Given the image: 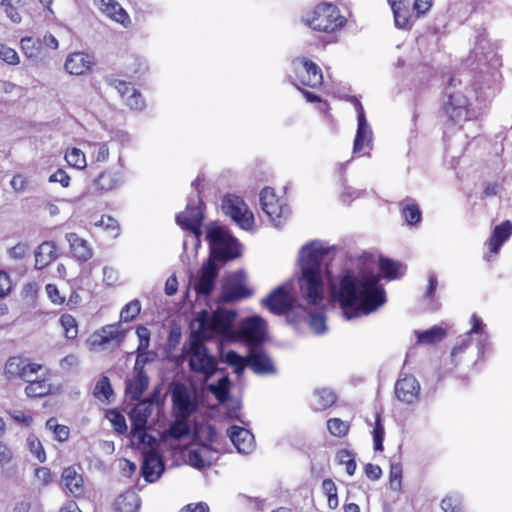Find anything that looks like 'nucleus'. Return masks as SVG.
<instances>
[{
    "instance_id": "f257e3e1",
    "label": "nucleus",
    "mask_w": 512,
    "mask_h": 512,
    "mask_svg": "<svg viewBox=\"0 0 512 512\" xmlns=\"http://www.w3.org/2000/svg\"><path fill=\"white\" fill-rule=\"evenodd\" d=\"M380 275L371 268L344 273L337 282H330L332 298L337 301L343 316L358 318L375 312L386 302Z\"/></svg>"
},
{
    "instance_id": "f03ea898",
    "label": "nucleus",
    "mask_w": 512,
    "mask_h": 512,
    "mask_svg": "<svg viewBox=\"0 0 512 512\" xmlns=\"http://www.w3.org/2000/svg\"><path fill=\"white\" fill-rule=\"evenodd\" d=\"M237 313L234 310L219 308L213 313L202 310L198 313V335L203 338H218L221 341H244L249 349L259 347L265 340L266 322L260 316L244 319L239 329L234 322Z\"/></svg>"
},
{
    "instance_id": "7ed1b4c3",
    "label": "nucleus",
    "mask_w": 512,
    "mask_h": 512,
    "mask_svg": "<svg viewBox=\"0 0 512 512\" xmlns=\"http://www.w3.org/2000/svg\"><path fill=\"white\" fill-rule=\"evenodd\" d=\"M334 246H324L314 241L303 246L299 252L301 274L298 284L302 298L308 306L320 308L323 306L326 281L330 280L328 263Z\"/></svg>"
},
{
    "instance_id": "20e7f679",
    "label": "nucleus",
    "mask_w": 512,
    "mask_h": 512,
    "mask_svg": "<svg viewBox=\"0 0 512 512\" xmlns=\"http://www.w3.org/2000/svg\"><path fill=\"white\" fill-rule=\"evenodd\" d=\"M206 240L210 245L211 255L202 264L198 275L193 280V288L198 296H209L214 290L219 273L216 260L227 261L240 255L239 243L223 227L211 224L206 229Z\"/></svg>"
},
{
    "instance_id": "39448f33",
    "label": "nucleus",
    "mask_w": 512,
    "mask_h": 512,
    "mask_svg": "<svg viewBox=\"0 0 512 512\" xmlns=\"http://www.w3.org/2000/svg\"><path fill=\"white\" fill-rule=\"evenodd\" d=\"M303 22L313 31L322 34L321 41L327 45L338 42L339 34L348 20L336 4L324 1L308 11Z\"/></svg>"
},
{
    "instance_id": "423d86ee",
    "label": "nucleus",
    "mask_w": 512,
    "mask_h": 512,
    "mask_svg": "<svg viewBox=\"0 0 512 512\" xmlns=\"http://www.w3.org/2000/svg\"><path fill=\"white\" fill-rule=\"evenodd\" d=\"M195 338L191 340L188 350L186 351L189 358V367L195 372L204 376L208 380L217 369V361L209 354L207 347L202 343L203 338L198 335V329L194 333Z\"/></svg>"
},
{
    "instance_id": "0eeeda50",
    "label": "nucleus",
    "mask_w": 512,
    "mask_h": 512,
    "mask_svg": "<svg viewBox=\"0 0 512 512\" xmlns=\"http://www.w3.org/2000/svg\"><path fill=\"white\" fill-rule=\"evenodd\" d=\"M293 84L301 90V86L317 89L323 84L321 68L306 57H297L291 63Z\"/></svg>"
},
{
    "instance_id": "6e6552de",
    "label": "nucleus",
    "mask_w": 512,
    "mask_h": 512,
    "mask_svg": "<svg viewBox=\"0 0 512 512\" xmlns=\"http://www.w3.org/2000/svg\"><path fill=\"white\" fill-rule=\"evenodd\" d=\"M446 100L441 109L448 121L459 124L472 119V108L469 98L460 90L446 91Z\"/></svg>"
},
{
    "instance_id": "1a4fd4ad",
    "label": "nucleus",
    "mask_w": 512,
    "mask_h": 512,
    "mask_svg": "<svg viewBox=\"0 0 512 512\" xmlns=\"http://www.w3.org/2000/svg\"><path fill=\"white\" fill-rule=\"evenodd\" d=\"M471 328L470 330L463 335L458 344L452 349L451 352V361L456 365L455 359L458 354L464 352L466 348L470 345V341L473 335H476L478 354L482 356L485 352V349L490 346V336L486 331V324L479 318L476 314H472L470 318Z\"/></svg>"
},
{
    "instance_id": "9d476101",
    "label": "nucleus",
    "mask_w": 512,
    "mask_h": 512,
    "mask_svg": "<svg viewBox=\"0 0 512 512\" xmlns=\"http://www.w3.org/2000/svg\"><path fill=\"white\" fill-rule=\"evenodd\" d=\"M260 205L262 211L275 227H279L290 215V208L285 200L277 197L271 187H265L261 190Z\"/></svg>"
},
{
    "instance_id": "9b49d317",
    "label": "nucleus",
    "mask_w": 512,
    "mask_h": 512,
    "mask_svg": "<svg viewBox=\"0 0 512 512\" xmlns=\"http://www.w3.org/2000/svg\"><path fill=\"white\" fill-rule=\"evenodd\" d=\"M351 102L357 111L358 120L353 153L357 157H370V151L372 149V131L367 123L364 107L355 96L351 98Z\"/></svg>"
},
{
    "instance_id": "f8f14e48",
    "label": "nucleus",
    "mask_w": 512,
    "mask_h": 512,
    "mask_svg": "<svg viewBox=\"0 0 512 512\" xmlns=\"http://www.w3.org/2000/svg\"><path fill=\"white\" fill-rule=\"evenodd\" d=\"M203 218V202L199 191H196L189 197L185 211L176 216V222L183 229L190 230L196 238H199Z\"/></svg>"
},
{
    "instance_id": "ddd939ff",
    "label": "nucleus",
    "mask_w": 512,
    "mask_h": 512,
    "mask_svg": "<svg viewBox=\"0 0 512 512\" xmlns=\"http://www.w3.org/2000/svg\"><path fill=\"white\" fill-rule=\"evenodd\" d=\"M222 210L240 228L249 230L254 224L253 213L248 209L246 203L236 195H227L222 201Z\"/></svg>"
},
{
    "instance_id": "4468645a",
    "label": "nucleus",
    "mask_w": 512,
    "mask_h": 512,
    "mask_svg": "<svg viewBox=\"0 0 512 512\" xmlns=\"http://www.w3.org/2000/svg\"><path fill=\"white\" fill-rule=\"evenodd\" d=\"M245 277V272L237 271L225 279L219 298L222 303L238 301L252 294L251 290L245 285Z\"/></svg>"
},
{
    "instance_id": "2eb2a0df",
    "label": "nucleus",
    "mask_w": 512,
    "mask_h": 512,
    "mask_svg": "<svg viewBox=\"0 0 512 512\" xmlns=\"http://www.w3.org/2000/svg\"><path fill=\"white\" fill-rule=\"evenodd\" d=\"M262 304L273 314L281 315L292 309L294 297L288 286L282 285L264 298Z\"/></svg>"
},
{
    "instance_id": "dca6fc26",
    "label": "nucleus",
    "mask_w": 512,
    "mask_h": 512,
    "mask_svg": "<svg viewBox=\"0 0 512 512\" xmlns=\"http://www.w3.org/2000/svg\"><path fill=\"white\" fill-rule=\"evenodd\" d=\"M172 402L176 415L189 418L198 408L196 397L183 384H178L172 392Z\"/></svg>"
},
{
    "instance_id": "f3484780",
    "label": "nucleus",
    "mask_w": 512,
    "mask_h": 512,
    "mask_svg": "<svg viewBox=\"0 0 512 512\" xmlns=\"http://www.w3.org/2000/svg\"><path fill=\"white\" fill-rule=\"evenodd\" d=\"M392 9L395 26L399 29H411L413 23L418 19L410 0H388Z\"/></svg>"
},
{
    "instance_id": "a211bd4d",
    "label": "nucleus",
    "mask_w": 512,
    "mask_h": 512,
    "mask_svg": "<svg viewBox=\"0 0 512 512\" xmlns=\"http://www.w3.org/2000/svg\"><path fill=\"white\" fill-rule=\"evenodd\" d=\"M248 367L258 375H274L277 372L272 359L259 347L250 348Z\"/></svg>"
},
{
    "instance_id": "6ab92c4d",
    "label": "nucleus",
    "mask_w": 512,
    "mask_h": 512,
    "mask_svg": "<svg viewBox=\"0 0 512 512\" xmlns=\"http://www.w3.org/2000/svg\"><path fill=\"white\" fill-rule=\"evenodd\" d=\"M420 393V384L413 375H405L395 383L397 399L406 404L414 403Z\"/></svg>"
},
{
    "instance_id": "aec40b11",
    "label": "nucleus",
    "mask_w": 512,
    "mask_h": 512,
    "mask_svg": "<svg viewBox=\"0 0 512 512\" xmlns=\"http://www.w3.org/2000/svg\"><path fill=\"white\" fill-rule=\"evenodd\" d=\"M94 65V57L84 52L70 53L65 61L64 68L71 75H84L91 71Z\"/></svg>"
},
{
    "instance_id": "412c9836",
    "label": "nucleus",
    "mask_w": 512,
    "mask_h": 512,
    "mask_svg": "<svg viewBox=\"0 0 512 512\" xmlns=\"http://www.w3.org/2000/svg\"><path fill=\"white\" fill-rule=\"evenodd\" d=\"M164 463L158 451H148L143 456L141 472L147 482L156 481L164 472Z\"/></svg>"
},
{
    "instance_id": "4be33fe9",
    "label": "nucleus",
    "mask_w": 512,
    "mask_h": 512,
    "mask_svg": "<svg viewBox=\"0 0 512 512\" xmlns=\"http://www.w3.org/2000/svg\"><path fill=\"white\" fill-rule=\"evenodd\" d=\"M228 436L241 454H250L254 449V436L253 434L239 426H232L228 429Z\"/></svg>"
},
{
    "instance_id": "5701e85b",
    "label": "nucleus",
    "mask_w": 512,
    "mask_h": 512,
    "mask_svg": "<svg viewBox=\"0 0 512 512\" xmlns=\"http://www.w3.org/2000/svg\"><path fill=\"white\" fill-rule=\"evenodd\" d=\"M124 332L120 330L118 324H112L104 326L100 331L96 332L92 336L93 346H107L114 344L119 346L124 339Z\"/></svg>"
},
{
    "instance_id": "b1692460",
    "label": "nucleus",
    "mask_w": 512,
    "mask_h": 512,
    "mask_svg": "<svg viewBox=\"0 0 512 512\" xmlns=\"http://www.w3.org/2000/svg\"><path fill=\"white\" fill-rule=\"evenodd\" d=\"M72 256L81 262H87L93 256V249L89 242L78 234L71 232L65 235Z\"/></svg>"
},
{
    "instance_id": "393cba45",
    "label": "nucleus",
    "mask_w": 512,
    "mask_h": 512,
    "mask_svg": "<svg viewBox=\"0 0 512 512\" xmlns=\"http://www.w3.org/2000/svg\"><path fill=\"white\" fill-rule=\"evenodd\" d=\"M101 11L111 20L121 24L124 28H129L132 24L127 11L116 0H99Z\"/></svg>"
},
{
    "instance_id": "a878e982",
    "label": "nucleus",
    "mask_w": 512,
    "mask_h": 512,
    "mask_svg": "<svg viewBox=\"0 0 512 512\" xmlns=\"http://www.w3.org/2000/svg\"><path fill=\"white\" fill-rule=\"evenodd\" d=\"M512 234V223L509 220L495 226L487 243L490 252L497 254L501 246Z\"/></svg>"
},
{
    "instance_id": "bb28decb",
    "label": "nucleus",
    "mask_w": 512,
    "mask_h": 512,
    "mask_svg": "<svg viewBox=\"0 0 512 512\" xmlns=\"http://www.w3.org/2000/svg\"><path fill=\"white\" fill-rule=\"evenodd\" d=\"M154 400L145 399L135 405L130 412L132 425L136 428H146L148 418L153 411Z\"/></svg>"
},
{
    "instance_id": "cd10ccee",
    "label": "nucleus",
    "mask_w": 512,
    "mask_h": 512,
    "mask_svg": "<svg viewBox=\"0 0 512 512\" xmlns=\"http://www.w3.org/2000/svg\"><path fill=\"white\" fill-rule=\"evenodd\" d=\"M214 459V451L206 445L191 449L188 452V463L197 469H203L210 466Z\"/></svg>"
},
{
    "instance_id": "c85d7f7f",
    "label": "nucleus",
    "mask_w": 512,
    "mask_h": 512,
    "mask_svg": "<svg viewBox=\"0 0 512 512\" xmlns=\"http://www.w3.org/2000/svg\"><path fill=\"white\" fill-rule=\"evenodd\" d=\"M62 484L74 496H79L83 493V478L74 467H67L63 470L61 476Z\"/></svg>"
},
{
    "instance_id": "c756f323",
    "label": "nucleus",
    "mask_w": 512,
    "mask_h": 512,
    "mask_svg": "<svg viewBox=\"0 0 512 512\" xmlns=\"http://www.w3.org/2000/svg\"><path fill=\"white\" fill-rule=\"evenodd\" d=\"M57 258V248L53 242H43L35 251V268L43 269Z\"/></svg>"
},
{
    "instance_id": "7c9ffc66",
    "label": "nucleus",
    "mask_w": 512,
    "mask_h": 512,
    "mask_svg": "<svg viewBox=\"0 0 512 512\" xmlns=\"http://www.w3.org/2000/svg\"><path fill=\"white\" fill-rule=\"evenodd\" d=\"M401 215L410 226L418 225L422 220V212L414 200L407 198L400 202Z\"/></svg>"
},
{
    "instance_id": "2f4dec72",
    "label": "nucleus",
    "mask_w": 512,
    "mask_h": 512,
    "mask_svg": "<svg viewBox=\"0 0 512 512\" xmlns=\"http://www.w3.org/2000/svg\"><path fill=\"white\" fill-rule=\"evenodd\" d=\"M149 385L148 375H134L126 382V393L132 400H140Z\"/></svg>"
},
{
    "instance_id": "473e14b6",
    "label": "nucleus",
    "mask_w": 512,
    "mask_h": 512,
    "mask_svg": "<svg viewBox=\"0 0 512 512\" xmlns=\"http://www.w3.org/2000/svg\"><path fill=\"white\" fill-rule=\"evenodd\" d=\"M115 507L119 512H137L140 498L135 491L128 490L116 499Z\"/></svg>"
},
{
    "instance_id": "72a5a7b5",
    "label": "nucleus",
    "mask_w": 512,
    "mask_h": 512,
    "mask_svg": "<svg viewBox=\"0 0 512 512\" xmlns=\"http://www.w3.org/2000/svg\"><path fill=\"white\" fill-rule=\"evenodd\" d=\"M447 331L442 326H433L425 331H416L417 343L419 344H436L443 340Z\"/></svg>"
},
{
    "instance_id": "f704fd0d",
    "label": "nucleus",
    "mask_w": 512,
    "mask_h": 512,
    "mask_svg": "<svg viewBox=\"0 0 512 512\" xmlns=\"http://www.w3.org/2000/svg\"><path fill=\"white\" fill-rule=\"evenodd\" d=\"M379 268L388 280L398 279L403 276L405 267L389 258H380Z\"/></svg>"
},
{
    "instance_id": "c9c22d12",
    "label": "nucleus",
    "mask_w": 512,
    "mask_h": 512,
    "mask_svg": "<svg viewBox=\"0 0 512 512\" xmlns=\"http://www.w3.org/2000/svg\"><path fill=\"white\" fill-rule=\"evenodd\" d=\"M20 47L28 58H39L43 55L42 41L39 38L23 37L20 41Z\"/></svg>"
},
{
    "instance_id": "e433bc0d",
    "label": "nucleus",
    "mask_w": 512,
    "mask_h": 512,
    "mask_svg": "<svg viewBox=\"0 0 512 512\" xmlns=\"http://www.w3.org/2000/svg\"><path fill=\"white\" fill-rule=\"evenodd\" d=\"M221 358L224 363L233 367L234 372L240 376L246 366H248V357L244 358L233 350L221 353Z\"/></svg>"
},
{
    "instance_id": "4c0bfd02",
    "label": "nucleus",
    "mask_w": 512,
    "mask_h": 512,
    "mask_svg": "<svg viewBox=\"0 0 512 512\" xmlns=\"http://www.w3.org/2000/svg\"><path fill=\"white\" fill-rule=\"evenodd\" d=\"M230 381L227 376H222L217 383L208 384V390L217 398L219 402H225L229 396Z\"/></svg>"
},
{
    "instance_id": "58836bf2",
    "label": "nucleus",
    "mask_w": 512,
    "mask_h": 512,
    "mask_svg": "<svg viewBox=\"0 0 512 512\" xmlns=\"http://www.w3.org/2000/svg\"><path fill=\"white\" fill-rule=\"evenodd\" d=\"M314 397L317 410H324L333 405L336 401L335 393L328 388L317 389L314 393Z\"/></svg>"
},
{
    "instance_id": "ea45409f",
    "label": "nucleus",
    "mask_w": 512,
    "mask_h": 512,
    "mask_svg": "<svg viewBox=\"0 0 512 512\" xmlns=\"http://www.w3.org/2000/svg\"><path fill=\"white\" fill-rule=\"evenodd\" d=\"M51 391V384H49L45 379L41 380H33V382L29 383L25 392L28 397H43L49 394Z\"/></svg>"
},
{
    "instance_id": "a19ab883",
    "label": "nucleus",
    "mask_w": 512,
    "mask_h": 512,
    "mask_svg": "<svg viewBox=\"0 0 512 512\" xmlns=\"http://www.w3.org/2000/svg\"><path fill=\"white\" fill-rule=\"evenodd\" d=\"M189 418L176 415V420L169 428V435L175 439H181L190 434Z\"/></svg>"
},
{
    "instance_id": "79ce46f5",
    "label": "nucleus",
    "mask_w": 512,
    "mask_h": 512,
    "mask_svg": "<svg viewBox=\"0 0 512 512\" xmlns=\"http://www.w3.org/2000/svg\"><path fill=\"white\" fill-rule=\"evenodd\" d=\"M120 181L117 173L106 171L99 175L95 183L100 190L109 191L115 188Z\"/></svg>"
},
{
    "instance_id": "37998d69",
    "label": "nucleus",
    "mask_w": 512,
    "mask_h": 512,
    "mask_svg": "<svg viewBox=\"0 0 512 512\" xmlns=\"http://www.w3.org/2000/svg\"><path fill=\"white\" fill-rule=\"evenodd\" d=\"M94 396L101 401H109L113 395L110 380L106 376H102L95 385Z\"/></svg>"
},
{
    "instance_id": "c03bdc74",
    "label": "nucleus",
    "mask_w": 512,
    "mask_h": 512,
    "mask_svg": "<svg viewBox=\"0 0 512 512\" xmlns=\"http://www.w3.org/2000/svg\"><path fill=\"white\" fill-rule=\"evenodd\" d=\"M60 325L67 339H75L78 335V326L75 318L70 314H63L59 319Z\"/></svg>"
},
{
    "instance_id": "a18cd8bd",
    "label": "nucleus",
    "mask_w": 512,
    "mask_h": 512,
    "mask_svg": "<svg viewBox=\"0 0 512 512\" xmlns=\"http://www.w3.org/2000/svg\"><path fill=\"white\" fill-rule=\"evenodd\" d=\"M27 446L29 448L30 453L40 463H43L46 461V453L43 448V445H42L41 441L34 434H30L27 437Z\"/></svg>"
},
{
    "instance_id": "49530a36",
    "label": "nucleus",
    "mask_w": 512,
    "mask_h": 512,
    "mask_svg": "<svg viewBox=\"0 0 512 512\" xmlns=\"http://www.w3.org/2000/svg\"><path fill=\"white\" fill-rule=\"evenodd\" d=\"M462 498L458 493H450L446 495L441 503L443 512H460Z\"/></svg>"
},
{
    "instance_id": "de8ad7c7",
    "label": "nucleus",
    "mask_w": 512,
    "mask_h": 512,
    "mask_svg": "<svg viewBox=\"0 0 512 512\" xmlns=\"http://www.w3.org/2000/svg\"><path fill=\"white\" fill-rule=\"evenodd\" d=\"M322 489L327 496L328 506L334 510L338 506L337 487L332 479H324Z\"/></svg>"
},
{
    "instance_id": "09e8293b",
    "label": "nucleus",
    "mask_w": 512,
    "mask_h": 512,
    "mask_svg": "<svg viewBox=\"0 0 512 512\" xmlns=\"http://www.w3.org/2000/svg\"><path fill=\"white\" fill-rule=\"evenodd\" d=\"M3 6L6 16L11 22L19 24L22 21V16L19 12L22 6L21 0H6Z\"/></svg>"
},
{
    "instance_id": "8fccbe9b",
    "label": "nucleus",
    "mask_w": 512,
    "mask_h": 512,
    "mask_svg": "<svg viewBox=\"0 0 512 512\" xmlns=\"http://www.w3.org/2000/svg\"><path fill=\"white\" fill-rule=\"evenodd\" d=\"M329 432L335 437H344L349 431V423L339 418H331L327 421Z\"/></svg>"
},
{
    "instance_id": "3c124183",
    "label": "nucleus",
    "mask_w": 512,
    "mask_h": 512,
    "mask_svg": "<svg viewBox=\"0 0 512 512\" xmlns=\"http://www.w3.org/2000/svg\"><path fill=\"white\" fill-rule=\"evenodd\" d=\"M0 60L10 66L20 64V57L16 50L4 43H0Z\"/></svg>"
},
{
    "instance_id": "603ef678",
    "label": "nucleus",
    "mask_w": 512,
    "mask_h": 512,
    "mask_svg": "<svg viewBox=\"0 0 512 512\" xmlns=\"http://www.w3.org/2000/svg\"><path fill=\"white\" fill-rule=\"evenodd\" d=\"M26 360L20 357H11L5 364V373L9 377H20L22 368L24 367Z\"/></svg>"
},
{
    "instance_id": "864d4df0",
    "label": "nucleus",
    "mask_w": 512,
    "mask_h": 512,
    "mask_svg": "<svg viewBox=\"0 0 512 512\" xmlns=\"http://www.w3.org/2000/svg\"><path fill=\"white\" fill-rule=\"evenodd\" d=\"M141 310V305L138 300H132L128 304H126L121 312H120V318L123 322H129L132 321Z\"/></svg>"
},
{
    "instance_id": "5fc2aeb1",
    "label": "nucleus",
    "mask_w": 512,
    "mask_h": 512,
    "mask_svg": "<svg viewBox=\"0 0 512 512\" xmlns=\"http://www.w3.org/2000/svg\"><path fill=\"white\" fill-rule=\"evenodd\" d=\"M309 327L316 334H323L326 331L325 316L322 311L310 312Z\"/></svg>"
},
{
    "instance_id": "6e6d98bb",
    "label": "nucleus",
    "mask_w": 512,
    "mask_h": 512,
    "mask_svg": "<svg viewBox=\"0 0 512 512\" xmlns=\"http://www.w3.org/2000/svg\"><path fill=\"white\" fill-rule=\"evenodd\" d=\"M337 459L340 464H344L346 466V472L352 476L356 470V462L354 458V454L349 450H340L337 453Z\"/></svg>"
},
{
    "instance_id": "4d7b16f0",
    "label": "nucleus",
    "mask_w": 512,
    "mask_h": 512,
    "mask_svg": "<svg viewBox=\"0 0 512 512\" xmlns=\"http://www.w3.org/2000/svg\"><path fill=\"white\" fill-rule=\"evenodd\" d=\"M107 83L118 91L123 100L135 89L130 82L117 78H109L107 79Z\"/></svg>"
},
{
    "instance_id": "13d9d810",
    "label": "nucleus",
    "mask_w": 512,
    "mask_h": 512,
    "mask_svg": "<svg viewBox=\"0 0 512 512\" xmlns=\"http://www.w3.org/2000/svg\"><path fill=\"white\" fill-rule=\"evenodd\" d=\"M383 439H384V426L381 421V417L378 414L375 419V425L373 429V442H374V450L382 451L383 450Z\"/></svg>"
},
{
    "instance_id": "bf43d9fd",
    "label": "nucleus",
    "mask_w": 512,
    "mask_h": 512,
    "mask_svg": "<svg viewBox=\"0 0 512 512\" xmlns=\"http://www.w3.org/2000/svg\"><path fill=\"white\" fill-rule=\"evenodd\" d=\"M42 369V366L36 363H28L26 361L19 378L24 381L31 383L33 380L38 379V372Z\"/></svg>"
},
{
    "instance_id": "052dcab7",
    "label": "nucleus",
    "mask_w": 512,
    "mask_h": 512,
    "mask_svg": "<svg viewBox=\"0 0 512 512\" xmlns=\"http://www.w3.org/2000/svg\"><path fill=\"white\" fill-rule=\"evenodd\" d=\"M108 418L113 425L115 432L123 434L127 431V425L125 417L117 410H111L108 414Z\"/></svg>"
},
{
    "instance_id": "680f3d73",
    "label": "nucleus",
    "mask_w": 512,
    "mask_h": 512,
    "mask_svg": "<svg viewBox=\"0 0 512 512\" xmlns=\"http://www.w3.org/2000/svg\"><path fill=\"white\" fill-rule=\"evenodd\" d=\"M126 105L134 111H141L145 107V101L139 91L136 89L131 92L124 100Z\"/></svg>"
},
{
    "instance_id": "e2e57ef3",
    "label": "nucleus",
    "mask_w": 512,
    "mask_h": 512,
    "mask_svg": "<svg viewBox=\"0 0 512 512\" xmlns=\"http://www.w3.org/2000/svg\"><path fill=\"white\" fill-rule=\"evenodd\" d=\"M145 439H152V435L148 434L145 431V428H136L134 425L131 427V441L134 445H137L139 448L145 442Z\"/></svg>"
},
{
    "instance_id": "0e129e2a",
    "label": "nucleus",
    "mask_w": 512,
    "mask_h": 512,
    "mask_svg": "<svg viewBox=\"0 0 512 512\" xmlns=\"http://www.w3.org/2000/svg\"><path fill=\"white\" fill-rule=\"evenodd\" d=\"M136 334L139 339V344L137 347V351L147 350L150 345V331L145 326H138L136 329Z\"/></svg>"
},
{
    "instance_id": "69168bd1",
    "label": "nucleus",
    "mask_w": 512,
    "mask_h": 512,
    "mask_svg": "<svg viewBox=\"0 0 512 512\" xmlns=\"http://www.w3.org/2000/svg\"><path fill=\"white\" fill-rule=\"evenodd\" d=\"M401 477V465L392 463L390 466V485L393 490H399L401 488Z\"/></svg>"
},
{
    "instance_id": "338daca9",
    "label": "nucleus",
    "mask_w": 512,
    "mask_h": 512,
    "mask_svg": "<svg viewBox=\"0 0 512 512\" xmlns=\"http://www.w3.org/2000/svg\"><path fill=\"white\" fill-rule=\"evenodd\" d=\"M96 226L103 227L105 230L114 231L115 236L119 234V223L111 216H102L99 221L95 223Z\"/></svg>"
},
{
    "instance_id": "774afa93",
    "label": "nucleus",
    "mask_w": 512,
    "mask_h": 512,
    "mask_svg": "<svg viewBox=\"0 0 512 512\" xmlns=\"http://www.w3.org/2000/svg\"><path fill=\"white\" fill-rule=\"evenodd\" d=\"M433 0H414L413 8L416 18L424 16L432 7Z\"/></svg>"
}]
</instances>
